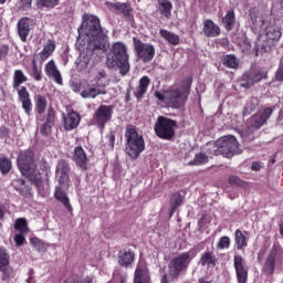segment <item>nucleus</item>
Segmentation results:
<instances>
[{
    "mask_svg": "<svg viewBox=\"0 0 283 283\" xmlns=\"http://www.w3.org/2000/svg\"><path fill=\"white\" fill-rule=\"evenodd\" d=\"M82 30L85 32L88 43L86 52H81L77 60V67L81 72L87 70L94 52H107V48H109L107 31L101 28V20L98 17L86 15L82 24Z\"/></svg>",
    "mask_w": 283,
    "mask_h": 283,
    "instance_id": "obj_1",
    "label": "nucleus"
},
{
    "mask_svg": "<svg viewBox=\"0 0 283 283\" xmlns=\"http://www.w3.org/2000/svg\"><path fill=\"white\" fill-rule=\"evenodd\" d=\"M106 66L109 70L117 67L122 76H126L130 70L129 54H127V45L123 42H115L106 57Z\"/></svg>",
    "mask_w": 283,
    "mask_h": 283,
    "instance_id": "obj_2",
    "label": "nucleus"
},
{
    "mask_svg": "<svg viewBox=\"0 0 283 283\" xmlns=\"http://www.w3.org/2000/svg\"><path fill=\"white\" fill-rule=\"evenodd\" d=\"M208 151L213 156L232 158L234 154H240V144L233 135L220 137L217 142L208 143Z\"/></svg>",
    "mask_w": 283,
    "mask_h": 283,
    "instance_id": "obj_3",
    "label": "nucleus"
},
{
    "mask_svg": "<svg viewBox=\"0 0 283 283\" xmlns=\"http://www.w3.org/2000/svg\"><path fill=\"white\" fill-rule=\"evenodd\" d=\"M125 140L127 156L136 160L145 151V138L135 126L128 125L125 130Z\"/></svg>",
    "mask_w": 283,
    "mask_h": 283,
    "instance_id": "obj_4",
    "label": "nucleus"
},
{
    "mask_svg": "<svg viewBox=\"0 0 283 283\" xmlns=\"http://www.w3.org/2000/svg\"><path fill=\"white\" fill-rule=\"evenodd\" d=\"M22 83H28V76L23 74V71L15 70L13 74L12 87L17 90L19 101L22 103V109L27 116H32V99L30 93L25 86H21Z\"/></svg>",
    "mask_w": 283,
    "mask_h": 283,
    "instance_id": "obj_5",
    "label": "nucleus"
},
{
    "mask_svg": "<svg viewBox=\"0 0 283 283\" xmlns=\"http://www.w3.org/2000/svg\"><path fill=\"white\" fill-rule=\"evenodd\" d=\"M17 163L22 176H27L30 180H39V178H41V175L36 169V161H34V153L32 150L21 151Z\"/></svg>",
    "mask_w": 283,
    "mask_h": 283,
    "instance_id": "obj_6",
    "label": "nucleus"
},
{
    "mask_svg": "<svg viewBox=\"0 0 283 283\" xmlns=\"http://www.w3.org/2000/svg\"><path fill=\"white\" fill-rule=\"evenodd\" d=\"M191 83L193 80L191 77H187L185 81V85L179 86L176 90L166 92V103L169 107L174 109H178V107H182L185 103H187V98L189 93L191 92Z\"/></svg>",
    "mask_w": 283,
    "mask_h": 283,
    "instance_id": "obj_7",
    "label": "nucleus"
},
{
    "mask_svg": "<svg viewBox=\"0 0 283 283\" xmlns=\"http://www.w3.org/2000/svg\"><path fill=\"white\" fill-rule=\"evenodd\" d=\"M156 136L163 140H171L176 136V120L159 116L154 127Z\"/></svg>",
    "mask_w": 283,
    "mask_h": 283,
    "instance_id": "obj_8",
    "label": "nucleus"
},
{
    "mask_svg": "<svg viewBox=\"0 0 283 283\" xmlns=\"http://www.w3.org/2000/svg\"><path fill=\"white\" fill-rule=\"evenodd\" d=\"M189 264H191V253L189 252H184L171 259L168 264L170 277H172V280H178V277H180V273L189 269Z\"/></svg>",
    "mask_w": 283,
    "mask_h": 283,
    "instance_id": "obj_9",
    "label": "nucleus"
},
{
    "mask_svg": "<svg viewBox=\"0 0 283 283\" xmlns=\"http://www.w3.org/2000/svg\"><path fill=\"white\" fill-rule=\"evenodd\" d=\"M283 263V251L280 249V245L274 244L270 250L268 256L265 258L262 271L264 275L271 277L275 273V268L277 264Z\"/></svg>",
    "mask_w": 283,
    "mask_h": 283,
    "instance_id": "obj_10",
    "label": "nucleus"
},
{
    "mask_svg": "<svg viewBox=\"0 0 283 283\" xmlns=\"http://www.w3.org/2000/svg\"><path fill=\"white\" fill-rule=\"evenodd\" d=\"M133 45L139 61H143V63H151V61H154V56H156V48L154 44L145 43L142 42L140 39L134 38Z\"/></svg>",
    "mask_w": 283,
    "mask_h": 283,
    "instance_id": "obj_11",
    "label": "nucleus"
},
{
    "mask_svg": "<svg viewBox=\"0 0 283 283\" xmlns=\"http://www.w3.org/2000/svg\"><path fill=\"white\" fill-rule=\"evenodd\" d=\"M55 176L61 187H70V164L65 159H60L56 164Z\"/></svg>",
    "mask_w": 283,
    "mask_h": 283,
    "instance_id": "obj_12",
    "label": "nucleus"
},
{
    "mask_svg": "<svg viewBox=\"0 0 283 283\" xmlns=\"http://www.w3.org/2000/svg\"><path fill=\"white\" fill-rule=\"evenodd\" d=\"M113 114H114V106L101 105L94 114V120L98 125V127L104 128L105 124L112 120Z\"/></svg>",
    "mask_w": 283,
    "mask_h": 283,
    "instance_id": "obj_13",
    "label": "nucleus"
},
{
    "mask_svg": "<svg viewBox=\"0 0 283 283\" xmlns=\"http://www.w3.org/2000/svg\"><path fill=\"white\" fill-rule=\"evenodd\" d=\"M32 182H39V180H25V178H15L11 185L20 196L23 198H30L32 196Z\"/></svg>",
    "mask_w": 283,
    "mask_h": 283,
    "instance_id": "obj_14",
    "label": "nucleus"
},
{
    "mask_svg": "<svg viewBox=\"0 0 283 283\" xmlns=\"http://www.w3.org/2000/svg\"><path fill=\"white\" fill-rule=\"evenodd\" d=\"M262 78H264V73L258 69H250L241 77V87L249 90V87H253L255 83H260Z\"/></svg>",
    "mask_w": 283,
    "mask_h": 283,
    "instance_id": "obj_15",
    "label": "nucleus"
},
{
    "mask_svg": "<svg viewBox=\"0 0 283 283\" xmlns=\"http://www.w3.org/2000/svg\"><path fill=\"white\" fill-rule=\"evenodd\" d=\"M233 264L238 282L247 283V280H249V270L244 266V258L240 254H234Z\"/></svg>",
    "mask_w": 283,
    "mask_h": 283,
    "instance_id": "obj_16",
    "label": "nucleus"
},
{
    "mask_svg": "<svg viewBox=\"0 0 283 283\" xmlns=\"http://www.w3.org/2000/svg\"><path fill=\"white\" fill-rule=\"evenodd\" d=\"M17 28L20 41L25 43V41H28V36H30V31L34 29V20L30 18H22L18 21Z\"/></svg>",
    "mask_w": 283,
    "mask_h": 283,
    "instance_id": "obj_17",
    "label": "nucleus"
},
{
    "mask_svg": "<svg viewBox=\"0 0 283 283\" xmlns=\"http://www.w3.org/2000/svg\"><path fill=\"white\" fill-rule=\"evenodd\" d=\"M134 283H151L146 262L139 261L137 263L134 274Z\"/></svg>",
    "mask_w": 283,
    "mask_h": 283,
    "instance_id": "obj_18",
    "label": "nucleus"
},
{
    "mask_svg": "<svg viewBox=\"0 0 283 283\" xmlns=\"http://www.w3.org/2000/svg\"><path fill=\"white\" fill-rule=\"evenodd\" d=\"M44 72L49 78H53L57 85H63V77L61 76V72L56 67L54 60H51L46 63L44 67Z\"/></svg>",
    "mask_w": 283,
    "mask_h": 283,
    "instance_id": "obj_19",
    "label": "nucleus"
},
{
    "mask_svg": "<svg viewBox=\"0 0 283 283\" xmlns=\"http://www.w3.org/2000/svg\"><path fill=\"white\" fill-rule=\"evenodd\" d=\"M202 32L205 36L216 39L217 36H220L222 31L220 30V27L213 22V20L207 19L203 21Z\"/></svg>",
    "mask_w": 283,
    "mask_h": 283,
    "instance_id": "obj_20",
    "label": "nucleus"
},
{
    "mask_svg": "<svg viewBox=\"0 0 283 283\" xmlns=\"http://www.w3.org/2000/svg\"><path fill=\"white\" fill-rule=\"evenodd\" d=\"M81 123V115L76 112H71L64 117V129L66 132H72V129H76L78 124Z\"/></svg>",
    "mask_w": 283,
    "mask_h": 283,
    "instance_id": "obj_21",
    "label": "nucleus"
},
{
    "mask_svg": "<svg viewBox=\"0 0 283 283\" xmlns=\"http://www.w3.org/2000/svg\"><path fill=\"white\" fill-rule=\"evenodd\" d=\"M55 118L54 108L50 106L46 114V122L40 127V134H42V136H48V134H50V129H52Z\"/></svg>",
    "mask_w": 283,
    "mask_h": 283,
    "instance_id": "obj_22",
    "label": "nucleus"
},
{
    "mask_svg": "<svg viewBox=\"0 0 283 283\" xmlns=\"http://www.w3.org/2000/svg\"><path fill=\"white\" fill-rule=\"evenodd\" d=\"M74 160L81 169H87V155L81 146L74 148Z\"/></svg>",
    "mask_w": 283,
    "mask_h": 283,
    "instance_id": "obj_23",
    "label": "nucleus"
},
{
    "mask_svg": "<svg viewBox=\"0 0 283 283\" xmlns=\"http://www.w3.org/2000/svg\"><path fill=\"white\" fill-rule=\"evenodd\" d=\"M55 200L62 202V205L67 209V211H72V205L70 203V198L67 197V192L63 190V187L57 186L54 191Z\"/></svg>",
    "mask_w": 283,
    "mask_h": 283,
    "instance_id": "obj_24",
    "label": "nucleus"
},
{
    "mask_svg": "<svg viewBox=\"0 0 283 283\" xmlns=\"http://www.w3.org/2000/svg\"><path fill=\"white\" fill-rule=\"evenodd\" d=\"M108 6L117 10V14H123L125 19H132V6L125 2H109Z\"/></svg>",
    "mask_w": 283,
    "mask_h": 283,
    "instance_id": "obj_25",
    "label": "nucleus"
},
{
    "mask_svg": "<svg viewBox=\"0 0 283 283\" xmlns=\"http://www.w3.org/2000/svg\"><path fill=\"white\" fill-rule=\"evenodd\" d=\"M54 50H56V44H54L52 40H49L48 43L44 44L43 50L38 54L41 63L48 61L54 53Z\"/></svg>",
    "mask_w": 283,
    "mask_h": 283,
    "instance_id": "obj_26",
    "label": "nucleus"
},
{
    "mask_svg": "<svg viewBox=\"0 0 283 283\" xmlns=\"http://www.w3.org/2000/svg\"><path fill=\"white\" fill-rule=\"evenodd\" d=\"M150 83L151 80H149L147 76H143L139 80V85L134 91V96H136L137 98H142L143 96H145V94H147V88L149 87Z\"/></svg>",
    "mask_w": 283,
    "mask_h": 283,
    "instance_id": "obj_27",
    "label": "nucleus"
},
{
    "mask_svg": "<svg viewBox=\"0 0 283 283\" xmlns=\"http://www.w3.org/2000/svg\"><path fill=\"white\" fill-rule=\"evenodd\" d=\"M134 262V253L129 250L119 251L118 264L120 266H129Z\"/></svg>",
    "mask_w": 283,
    "mask_h": 283,
    "instance_id": "obj_28",
    "label": "nucleus"
},
{
    "mask_svg": "<svg viewBox=\"0 0 283 283\" xmlns=\"http://www.w3.org/2000/svg\"><path fill=\"white\" fill-rule=\"evenodd\" d=\"M160 36L165 39L170 45H179L180 44V36L174 32L167 31L161 29L159 31Z\"/></svg>",
    "mask_w": 283,
    "mask_h": 283,
    "instance_id": "obj_29",
    "label": "nucleus"
},
{
    "mask_svg": "<svg viewBox=\"0 0 283 283\" xmlns=\"http://www.w3.org/2000/svg\"><path fill=\"white\" fill-rule=\"evenodd\" d=\"M265 36L269 39V41H280L282 38V31H280L277 25L272 24L265 28Z\"/></svg>",
    "mask_w": 283,
    "mask_h": 283,
    "instance_id": "obj_30",
    "label": "nucleus"
},
{
    "mask_svg": "<svg viewBox=\"0 0 283 283\" xmlns=\"http://www.w3.org/2000/svg\"><path fill=\"white\" fill-rule=\"evenodd\" d=\"M200 264L201 266H210L213 269L216 264H218V259L212 252H206L201 255Z\"/></svg>",
    "mask_w": 283,
    "mask_h": 283,
    "instance_id": "obj_31",
    "label": "nucleus"
},
{
    "mask_svg": "<svg viewBox=\"0 0 283 283\" xmlns=\"http://www.w3.org/2000/svg\"><path fill=\"white\" fill-rule=\"evenodd\" d=\"M222 64L226 67H229V70H238V66L240 65V61L238 57L233 54H228L223 56L222 59Z\"/></svg>",
    "mask_w": 283,
    "mask_h": 283,
    "instance_id": "obj_32",
    "label": "nucleus"
},
{
    "mask_svg": "<svg viewBox=\"0 0 283 283\" xmlns=\"http://www.w3.org/2000/svg\"><path fill=\"white\" fill-rule=\"evenodd\" d=\"M45 109H48V98L45 96L39 94L35 96V111L40 116L45 114Z\"/></svg>",
    "mask_w": 283,
    "mask_h": 283,
    "instance_id": "obj_33",
    "label": "nucleus"
},
{
    "mask_svg": "<svg viewBox=\"0 0 283 283\" xmlns=\"http://www.w3.org/2000/svg\"><path fill=\"white\" fill-rule=\"evenodd\" d=\"M182 205V195L175 192L170 199V218L176 213V209Z\"/></svg>",
    "mask_w": 283,
    "mask_h": 283,
    "instance_id": "obj_34",
    "label": "nucleus"
},
{
    "mask_svg": "<svg viewBox=\"0 0 283 283\" xmlns=\"http://www.w3.org/2000/svg\"><path fill=\"white\" fill-rule=\"evenodd\" d=\"M158 6H159V12L166 17V19H169L171 17V8L174 6L169 0H158Z\"/></svg>",
    "mask_w": 283,
    "mask_h": 283,
    "instance_id": "obj_35",
    "label": "nucleus"
},
{
    "mask_svg": "<svg viewBox=\"0 0 283 283\" xmlns=\"http://www.w3.org/2000/svg\"><path fill=\"white\" fill-rule=\"evenodd\" d=\"M258 105H260V99L258 97H251V99L245 104L243 116H251V114L258 109Z\"/></svg>",
    "mask_w": 283,
    "mask_h": 283,
    "instance_id": "obj_36",
    "label": "nucleus"
},
{
    "mask_svg": "<svg viewBox=\"0 0 283 283\" xmlns=\"http://www.w3.org/2000/svg\"><path fill=\"white\" fill-rule=\"evenodd\" d=\"M222 23L226 30H233V25H235V13L233 11H228L226 17L222 18Z\"/></svg>",
    "mask_w": 283,
    "mask_h": 283,
    "instance_id": "obj_37",
    "label": "nucleus"
},
{
    "mask_svg": "<svg viewBox=\"0 0 283 283\" xmlns=\"http://www.w3.org/2000/svg\"><path fill=\"white\" fill-rule=\"evenodd\" d=\"M99 76H102V77H96L95 83L91 84V86L94 90H98L99 95H105V94H107V91L105 90L106 85L103 82V78H105V72H101Z\"/></svg>",
    "mask_w": 283,
    "mask_h": 283,
    "instance_id": "obj_38",
    "label": "nucleus"
},
{
    "mask_svg": "<svg viewBox=\"0 0 283 283\" xmlns=\"http://www.w3.org/2000/svg\"><path fill=\"white\" fill-rule=\"evenodd\" d=\"M1 280L3 282H10L14 277V269L9 265L0 266Z\"/></svg>",
    "mask_w": 283,
    "mask_h": 283,
    "instance_id": "obj_39",
    "label": "nucleus"
},
{
    "mask_svg": "<svg viewBox=\"0 0 283 283\" xmlns=\"http://www.w3.org/2000/svg\"><path fill=\"white\" fill-rule=\"evenodd\" d=\"M234 238H235V244L237 249L240 251L247 247V235L242 233L240 230H235L234 232Z\"/></svg>",
    "mask_w": 283,
    "mask_h": 283,
    "instance_id": "obj_40",
    "label": "nucleus"
},
{
    "mask_svg": "<svg viewBox=\"0 0 283 283\" xmlns=\"http://www.w3.org/2000/svg\"><path fill=\"white\" fill-rule=\"evenodd\" d=\"M209 163V156H207L205 153H199L195 156L193 160L189 161V165L199 166V165H207Z\"/></svg>",
    "mask_w": 283,
    "mask_h": 283,
    "instance_id": "obj_41",
    "label": "nucleus"
},
{
    "mask_svg": "<svg viewBox=\"0 0 283 283\" xmlns=\"http://www.w3.org/2000/svg\"><path fill=\"white\" fill-rule=\"evenodd\" d=\"M98 93L101 91L93 88L92 85H88L84 91L81 92L82 98H96V96H101Z\"/></svg>",
    "mask_w": 283,
    "mask_h": 283,
    "instance_id": "obj_42",
    "label": "nucleus"
},
{
    "mask_svg": "<svg viewBox=\"0 0 283 283\" xmlns=\"http://www.w3.org/2000/svg\"><path fill=\"white\" fill-rule=\"evenodd\" d=\"M262 52H271V44L259 39L255 45V56H259Z\"/></svg>",
    "mask_w": 283,
    "mask_h": 283,
    "instance_id": "obj_43",
    "label": "nucleus"
},
{
    "mask_svg": "<svg viewBox=\"0 0 283 283\" xmlns=\"http://www.w3.org/2000/svg\"><path fill=\"white\" fill-rule=\"evenodd\" d=\"M11 169H12V161L8 157L0 158L1 174H9Z\"/></svg>",
    "mask_w": 283,
    "mask_h": 283,
    "instance_id": "obj_44",
    "label": "nucleus"
},
{
    "mask_svg": "<svg viewBox=\"0 0 283 283\" xmlns=\"http://www.w3.org/2000/svg\"><path fill=\"white\" fill-rule=\"evenodd\" d=\"M10 264V254L6 248L0 247V266H8Z\"/></svg>",
    "mask_w": 283,
    "mask_h": 283,
    "instance_id": "obj_45",
    "label": "nucleus"
},
{
    "mask_svg": "<svg viewBox=\"0 0 283 283\" xmlns=\"http://www.w3.org/2000/svg\"><path fill=\"white\" fill-rule=\"evenodd\" d=\"M264 123H266L260 114L253 115L251 117V127H253L254 129H260V127H262V125H264Z\"/></svg>",
    "mask_w": 283,
    "mask_h": 283,
    "instance_id": "obj_46",
    "label": "nucleus"
},
{
    "mask_svg": "<svg viewBox=\"0 0 283 283\" xmlns=\"http://www.w3.org/2000/svg\"><path fill=\"white\" fill-rule=\"evenodd\" d=\"M14 229H17L21 233H28V221L25 219H17L14 223Z\"/></svg>",
    "mask_w": 283,
    "mask_h": 283,
    "instance_id": "obj_47",
    "label": "nucleus"
},
{
    "mask_svg": "<svg viewBox=\"0 0 283 283\" xmlns=\"http://www.w3.org/2000/svg\"><path fill=\"white\" fill-rule=\"evenodd\" d=\"M30 242H31L32 247H34V249H36V251H45V243H43V241H41V239L31 238Z\"/></svg>",
    "mask_w": 283,
    "mask_h": 283,
    "instance_id": "obj_48",
    "label": "nucleus"
},
{
    "mask_svg": "<svg viewBox=\"0 0 283 283\" xmlns=\"http://www.w3.org/2000/svg\"><path fill=\"white\" fill-rule=\"evenodd\" d=\"M38 6L41 8H54L59 6V0H38Z\"/></svg>",
    "mask_w": 283,
    "mask_h": 283,
    "instance_id": "obj_49",
    "label": "nucleus"
},
{
    "mask_svg": "<svg viewBox=\"0 0 283 283\" xmlns=\"http://www.w3.org/2000/svg\"><path fill=\"white\" fill-rule=\"evenodd\" d=\"M229 247H231V239L229 237H221L217 248L218 249H229Z\"/></svg>",
    "mask_w": 283,
    "mask_h": 283,
    "instance_id": "obj_50",
    "label": "nucleus"
},
{
    "mask_svg": "<svg viewBox=\"0 0 283 283\" xmlns=\"http://www.w3.org/2000/svg\"><path fill=\"white\" fill-rule=\"evenodd\" d=\"M32 76L33 78H35L36 81H41V70L39 69V66L36 65V60L32 61Z\"/></svg>",
    "mask_w": 283,
    "mask_h": 283,
    "instance_id": "obj_51",
    "label": "nucleus"
},
{
    "mask_svg": "<svg viewBox=\"0 0 283 283\" xmlns=\"http://www.w3.org/2000/svg\"><path fill=\"white\" fill-rule=\"evenodd\" d=\"M229 185H232L234 187H244V181L242 179H240V177H238V176H230Z\"/></svg>",
    "mask_w": 283,
    "mask_h": 283,
    "instance_id": "obj_52",
    "label": "nucleus"
},
{
    "mask_svg": "<svg viewBox=\"0 0 283 283\" xmlns=\"http://www.w3.org/2000/svg\"><path fill=\"white\" fill-rule=\"evenodd\" d=\"M251 42L249 40H244L243 43L241 44V52L243 54H251Z\"/></svg>",
    "mask_w": 283,
    "mask_h": 283,
    "instance_id": "obj_53",
    "label": "nucleus"
},
{
    "mask_svg": "<svg viewBox=\"0 0 283 283\" xmlns=\"http://www.w3.org/2000/svg\"><path fill=\"white\" fill-rule=\"evenodd\" d=\"M273 114V108L268 107L263 111L262 114H260L261 118H263V122L266 123L268 118H271V115Z\"/></svg>",
    "mask_w": 283,
    "mask_h": 283,
    "instance_id": "obj_54",
    "label": "nucleus"
},
{
    "mask_svg": "<svg viewBox=\"0 0 283 283\" xmlns=\"http://www.w3.org/2000/svg\"><path fill=\"white\" fill-rule=\"evenodd\" d=\"M14 242H15L17 247H23V244L25 242V237H23L22 233L15 234L14 235Z\"/></svg>",
    "mask_w": 283,
    "mask_h": 283,
    "instance_id": "obj_55",
    "label": "nucleus"
},
{
    "mask_svg": "<svg viewBox=\"0 0 283 283\" xmlns=\"http://www.w3.org/2000/svg\"><path fill=\"white\" fill-rule=\"evenodd\" d=\"M275 77L279 81H283V61H281L280 64H279V69L275 73Z\"/></svg>",
    "mask_w": 283,
    "mask_h": 283,
    "instance_id": "obj_56",
    "label": "nucleus"
},
{
    "mask_svg": "<svg viewBox=\"0 0 283 283\" xmlns=\"http://www.w3.org/2000/svg\"><path fill=\"white\" fill-rule=\"evenodd\" d=\"M8 52H10V49L7 45L0 49V61H3L8 56Z\"/></svg>",
    "mask_w": 283,
    "mask_h": 283,
    "instance_id": "obj_57",
    "label": "nucleus"
},
{
    "mask_svg": "<svg viewBox=\"0 0 283 283\" xmlns=\"http://www.w3.org/2000/svg\"><path fill=\"white\" fill-rule=\"evenodd\" d=\"M155 97L158 98V101H161L163 103H167V93L163 95L160 92H155Z\"/></svg>",
    "mask_w": 283,
    "mask_h": 283,
    "instance_id": "obj_58",
    "label": "nucleus"
},
{
    "mask_svg": "<svg viewBox=\"0 0 283 283\" xmlns=\"http://www.w3.org/2000/svg\"><path fill=\"white\" fill-rule=\"evenodd\" d=\"M27 283H36L34 281V270L32 269L29 271V277L27 279Z\"/></svg>",
    "mask_w": 283,
    "mask_h": 283,
    "instance_id": "obj_59",
    "label": "nucleus"
},
{
    "mask_svg": "<svg viewBox=\"0 0 283 283\" xmlns=\"http://www.w3.org/2000/svg\"><path fill=\"white\" fill-rule=\"evenodd\" d=\"M251 169L252 171H260V169H262V165L260 163H253Z\"/></svg>",
    "mask_w": 283,
    "mask_h": 283,
    "instance_id": "obj_60",
    "label": "nucleus"
},
{
    "mask_svg": "<svg viewBox=\"0 0 283 283\" xmlns=\"http://www.w3.org/2000/svg\"><path fill=\"white\" fill-rule=\"evenodd\" d=\"M6 218V206L0 205V220H3Z\"/></svg>",
    "mask_w": 283,
    "mask_h": 283,
    "instance_id": "obj_61",
    "label": "nucleus"
},
{
    "mask_svg": "<svg viewBox=\"0 0 283 283\" xmlns=\"http://www.w3.org/2000/svg\"><path fill=\"white\" fill-rule=\"evenodd\" d=\"M108 140H109V143H111V147H114V143H115V140H116V136H115L114 134H111V135L108 136Z\"/></svg>",
    "mask_w": 283,
    "mask_h": 283,
    "instance_id": "obj_62",
    "label": "nucleus"
},
{
    "mask_svg": "<svg viewBox=\"0 0 283 283\" xmlns=\"http://www.w3.org/2000/svg\"><path fill=\"white\" fill-rule=\"evenodd\" d=\"M161 283H169V277L167 276V274L163 275Z\"/></svg>",
    "mask_w": 283,
    "mask_h": 283,
    "instance_id": "obj_63",
    "label": "nucleus"
},
{
    "mask_svg": "<svg viewBox=\"0 0 283 283\" xmlns=\"http://www.w3.org/2000/svg\"><path fill=\"white\" fill-rule=\"evenodd\" d=\"M199 283H211V282L206 281L205 279H199Z\"/></svg>",
    "mask_w": 283,
    "mask_h": 283,
    "instance_id": "obj_64",
    "label": "nucleus"
}]
</instances>
